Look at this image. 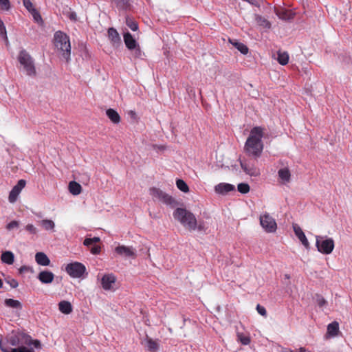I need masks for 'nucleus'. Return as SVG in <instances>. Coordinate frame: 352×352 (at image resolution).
Masks as SVG:
<instances>
[{
  "label": "nucleus",
  "instance_id": "32",
  "mask_svg": "<svg viewBox=\"0 0 352 352\" xmlns=\"http://www.w3.org/2000/svg\"><path fill=\"white\" fill-rule=\"evenodd\" d=\"M146 346L148 349L151 352H155L159 348L157 342L151 338L148 339Z\"/></svg>",
  "mask_w": 352,
  "mask_h": 352
},
{
  "label": "nucleus",
  "instance_id": "1",
  "mask_svg": "<svg viewBox=\"0 0 352 352\" xmlns=\"http://www.w3.org/2000/svg\"><path fill=\"white\" fill-rule=\"evenodd\" d=\"M263 135L264 129L261 126H254L251 129L244 146V150L249 155L254 157L261 155L263 149Z\"/></svg>",
  "mask_w": 352,
  "mask_h": 352
},
{
  "label": "nucleus",
  "instance_id": "22",
  "mask_svg": "<svg viewBox=\"0 0 352 352\" xmlns=\"http://www.w3.org/2000/svg\"><path fill=\"white\" fill-rule=\"evenodd\" d=\"M1 259L3 263L12 265L14 261V256L12 252L6 251L1 254Z\"/></svg>",
  "mask_w": 352,
  "mask_h": 352
},
{
  "label": "nucleus",
  "instance_id": "31",
  "mask_svg": "<svg viewBox=\"0 0 352 352\" xmlns=\"http://www.w3.org/2000/svg\"><path fill=\"white\" fill-rule=\"evenodd\" d=\"M176 185L178 189H179L181 191L184 192H188L189 191V188L186 183L180 179H177L176 181Z\"/></svg>",
  "mask_w": 352,
  "mask_h": 352
},
{
  "label": "nucleus",
  "instance_id": "51",
  "mask_svg": "<svg viewBox=\"0 0 352 352\" xmlns=\"http://www.w3.org/2000/svg\"><path fill=\"white\" fill-rule=\"evenodd\" d=\"M287 352V351H285ZM287 352H311L305 347H300L298 349L289 350Z\"/></svg>",
  "mask_w": 352,
  "mask_h": 352
},
{
  "label": "nucleus",
  "instance_id": "5",
  "mask_svg": "<svg viewBox=\"0 0 352 352\" xmlns=\"http://www.w3.org/2000/svg\"><path fill=\"white\" fill-rule=\"evenodd\" d=\"M316 246L318 252L323 254H330L335 246L334 241L331 238L322 236H316Z\"/></svg>",
  "mask_w": 352,
  "mask_h": 352
},
{
  "label": "nucleus",
  "instance_id": "41",
  "mask_svg": "<svg viewBox=\"0 0 352 352\" xmlns=\"http://www.w3.org/2000/svg\"><path fill=\"white\" fill-rule=\"evenodd\" d=\"M30 13L36 22H43L42 17L36 9H34V10L31 11Z\"/></svg>",
  "mask_w": 352,
  "mask_h": 352
},
{
  "label": "nucleus",
  "instance_id": "29",
  "mask_svg": "<svg viewBox=\"0 0 352 352\" xmlns=\"http://www.w3.org/2000/svg\"><path fill=\"white\" fill-rule=\"evenodd\" d=\"M277 60L279 64L282 65H285L288 63L289 61V54L286 52H278V57Z\"/></svg>",
  "mask_w": 352,
  "mask_h": 352
},
{
  "label": "nucleus",
  "instance_id": "54",
  "mask_svg": "<svg viewBox=\"0 0 352 352\" xmlns=\"http://www.w3.org/2000/svg\"><path fill=\"white\" fill-rule=\"evenodd\" d=\"M27 270H28V267L26 266H22L19 269L20 273H23V272L27 271Z\"/></svg>",
  "mask_w": 352,
  "mask_h": 352
},
{
  "label": "nucleus",
  "instance_id": "50",
  "mask_svg": "<svg viewBox=\"0 0 352 352\" xmlns=\"http://www.w3.org/2000/svg\"><path fill=\"white\" fill-rule=\"evenodd\" d=\"M7 283L10 285V287L12 288H16L19 285L17 280L15 279H11L10 280H7Z\"/></svg>",
  "mask_w": 352,
  "mask_h": 352
},
{
  "label": "nucleus",
  "instance_id": "4",
  "mask_svg": "<svg viewBox=\"0 0 352 352\" xmlns=\"http://www.w3.org/2000/svg\"><path fill=\"white\" fill-rule=\"evenodd\" d=\"M18 60L20 64L23 67L26 74L30 76H34L36 74L34 60L32 56L25 50H22L19 54Z\"/></svg>",
  "mask_w": 352,
  "mask_h": 352
},
{
  "label": "nucleus",
  "instance_id": "47",
  "mask_svg": "<svg viewBox=\"0 0 352 352\" xmlns=\"http://www.w3.org/2000/svg\"><path fill=\"white\" fill-rule=\"evenodd\" d=\"M25 230L32 234H36L37 232L36 228L32 224H28L25 226Z\"/></svg>",
  "mask_w": 352,
  "mask_h": 352
},
{
  "label": "nucleus",
  "instance_id": "48",
  "mask_svg": "<svg viewBox=\"0 0 352 352\" xmlns=\"http://www.w3.org/2000/svg\"><path fill=\"white\" fill-rule=\"evenodd\" d=\"M90 251L93 254H98L100 252V247L99 245H94L91 248Z\"/></svg>",
  "mask_w": 352,
  "mask_h": 352
},
{
  "label": "nucleus",
  "instance_id": "18",
  "mask_svg": "<svg viewBox=\"0 0 352 352\" xmlns=\"http://www.w3.org/2000/svg\"><path fill=\"white\" fill-rule=\"evenodd\" d=\"M278 175L283 184L289 182L291 179V173L288 168L279 169Z\"/></svg>",
  "mask_w": 352,
  "mask_h": 352
},
{
  "label": "nucleus",
  "instance_id": "7",
  "mask_svg": "<svg viewBox=\"0 0 352 352\" xmlns=\"http://www.w3.org/2000/svg\"><path fill=\"white\" fill-rule=\"evenodd\" d=\"M65 271L72 278H80L86 272V267L80 262H73L67 265Z\"/></svg>",
  "mask_w": 352,
  "mask_h": 352
},
{
  "label": "nucleus",
  "instance_id": "35",
  "mask_svg": "<svg viewBox=\"0 0 352 352\" xmlns=\"http://www.w3.org/2000/svg\"><path fill=\"white\" fill-rule=\"evenodd\" d=\"M25 184H26L25 180L20 179L17 182V184L12 188V190H14L17 193L20 194L22 189L25 188Z\"/></svg>",
  "mask_w": 352,
  "mask_h": 352
},
{
  "label": "nucleus",
  "instance_id": "42",
  "mask_svg": "<svg viewBox=\"0 0 352 352\" xmlns=\"http://www.w3.org/2000/svg\"><path fill=\"white\" fill-rule=\"evenodd\" d=\"M19 195V193L12 189L8 197L9 201L10 203H14L16 201Z\"/></svg>",
  "mask_w": 352,
  "mask_h": 352
},
{
  "label": "nucleus",
  "instance_id": "3",
  "mask_svg": "<svg viewBox=\"0 0 352 352\" xmlns=\"http://www.w3.org/2000/svg\"><path fill=\"white\" fill-rule=\"evenodd\" d=\"M54 45L62 52L63 58L68 61L71 54V45L69 36L61 31L54 34Z\"/></svg>",
  "mask_w": 352,
  "mask_h": 352
},
{
  "label": "nucleus",
  "instance_id": "36",
  "mask_svg": "<svg viewBox=\"0 0 352 352\" xmlns=\"http://www.w3.org/2000/svg\"><path fill=\"white\" fill-rule=\"evenodd\" d=\"M23 335H24V334L23 333ZM21 336H22V334H19L18 336L12 337L10 339V344L12 346L23 344L21 342H24V339L22 338Z\"/></svg>",
  "mask_w": 352,
  "mask_h": 352
},
{
  "label": "nucleus",
  "instance_id": "55",
  "mask_svg": "<svg viewBox=\"0 0 352 352\" xmlns=\"http://www.w3.org/2000/svg\"><path fill=\"white\" fill-rule=\"evenodd\" d=\"M3 287V281L1 279H0V289Z\"/></svg>",
  "mask_w": 352,
  "mask_h": 352
},
{
  "label": "nucleus",
  "instance_id": "20",
  "mask_svg": "<svg viewBox=\"0 0 352 352\" xmlns=\"http://www.w3.org/2000/svg\"><path fill=\"white\" fill-rule=\"evenodd\" d=\"M59 311L64 314H69L72 312V304L67 300H62L58 303Z\"/></svg>",
  "mask_w": 352,
  "mask_h": 352
},
{
  "label": "nucleus",
  "instance_id": "34",
  "mask_svg": "<svg viewBox=\"0 0 352 352\" xmlns=\"http://www.w3.org/2000/svg\"><path fill=\"white\" fill-rule=\"evenodd\" d=\"M238 191L242 194H246L250 192V188L247 183H240L237 186Z\"/></svg>",
  "mask_w": 352,
  "mask_h": 352
},
{
  "label": "nucleus",
  "instance_id": "16",
  "mask_svg": "<svg viewBox=\"0 0 352 352\" xmlns=\"http://www.w3.org/2000/svg\"><path fill=\"white\" fill-rule=\"evenodd\" d=\"M124 41L129 50H134L137 47L138 43L129 32L124 34Z\"/></svg>",
  "mask_w": 352,
  "mask_h": 352
},
{
  "label": "nucleus",
  "instance_id": "10",
  "mask_svg": "<svg viewBox=\"0 0 352 352\" xmlns=\"http://www.w3.org/2000/svg\"><path fill=\"white\" fill-rule=\"evenodd\" d=\"M240 165L243 171L250 176H258L260 175L259 169L250 162L241 161Z\"/></svg>",
  "mask_w": 352,
  "mask_h": 352
},
{
  "label": "nucleus",
  "instance_id": "27",
  "mask_svg": "<svg viewBox=\"0 0 352 352\" xmlns=\"http://www.w3.org/2000/svg\"><path fill=\"white\" fill-rule=\"evenodd\" d=\"M22 338L24 339V342H22V344L27 345H34L35 348H41V342L38 340H32L30 336L27 335H22Z\"/></svg>",
  "mask_w": 352,
  "mask_h": 352
},
{
  "label": "nucleus",
  "instance_id": "49",
  "mask_svg": "<svg viewBox=\"0 0 352 352\" xmlns=\"http://www.w3.org/2000/svg\"><path fill=\"white\" fill-rule=\"evenodd\" d=\"M67 16L72 21L76 22L77 21V15H76V12H72V11L69 12Z\"/></svg>",
  "mask_w": 352,
  "mask_h": 352
},
{
  "label": "nucleus",
  "instance_id": "44",
  "mask_svg": "<svg viewBox=\"0 0 352 352\" xmlns=\"http://www.w3.org/2000/svg\"><path fill=\"white\" fill-rule=\"evenodd\" d=\"M10 352H34L32 349H28L25 346H20L16 349H10Z\"/></svg>",
  "mask_w": 352,
  "mask_h": 352
},
{
  "label": "nucleus",
  "instance_id": "9",
  "mask_svg": "<svg viewBox=\"0 0 352 352\" xmlns=\"http://www.w3.org/2000/svg\"><path fill=\"white\" fill-rule=\"evenodd\" d=\"M115 252L121 256L132 258L136 257V250L132 246L118 245Z\"/></svg>",
  "mask_w": 352,
  "mask_h": 352
},
{
  "label": "nucleus",
  "instance_id": "40",
  "mask_svg": "<svg viewBox=\"0 0 352 352\" xmlns=\"http://www.w3.org/2000/svg\"><path fill=\"white\" fill-rule=\"evenodd\" d=\"M316 300L317 305L320 307H322L325 306L327 303V300L320 294L316 295Z\"/></svg>",
  "mask_w": 352,
  "mask_h": 352
},
{
  "label": "nucleus",
  "instance_id": "8",
  "mask_svg": "<svg viewBox=\"0 0 352 352\" xmlns=\"http://www.w3.org/2000/svg\"><path fill=\"white\" fill-rule=\"evenodd\" d=\"M260 224L267 232H274L276 230L277 225L275 219L267 212L260 216Z\"/></svg>",
  "mask_w": 352,
  "mask_h": 352
},
{
  "label": "nucleus",
  "instance_id": "13",
  "mask_svg": "<svg viewBox=\"0 0 352 352\" xmlns=\"http://www.w3.org/2000/svg\"><path fill=\"white\" fill-rule=\"evenodd\" d=\"M37 278L42 283L49 284L53 282L54 274L50 271L43 270L38 274Z\"/></svg>",
  "mask_w": 352,
  "mask_h": 352
},
{
  "label": "nucleus",
  "instance_id": "17",
  "mask_svg": "<svg viewBox=\"0 0 352 352\" xmlns=\"http://www.w3.org/2000/svg\"><path fill=\"white\" fill-rule=\"evenodd\" d=\"M109 39L113 45H118L120 43V37L117 30L113 28H110L108 30Z\"/></svg>",
  "mask_w": 352,
  "mask_h": 352
},
{
  "label": "nucleus",
  "instance_id": "24",
  "mask_svg": "<svg viewBox=\"0 0 352 352\" xmlns=\"http://www.w3.org/2000/svg\"><path fill=\"white\" fill-rule=\"evenodd\" d=\"M69 190L72 195H78L81 192L82 187L76 182L72 181L69 184Z\"/></svg>",
  "mask_w": 352,
  "mask_h": 352
},
{
  "label": "nucleus",
  "instance_id": "19",
  "mask_svg": "<svg viewBox=\"0 0 352 352\" xmlns=\"http://www.w3.org/2000/svg\"><path fill=\"white\" fill-rule=\"evenodd\" d=\"M35 260L38 265L43 266H47L50 263V260L43 252H37L35 255Z\"/></svg>",
  "mask_w": 352,
  "mask_h": 352
},
{
  "label": "nucleus",
  "instance_id": "37",
  "mask_svg": "<svg viewBox=\"0 0 352 352\" xmlns=\"http://www.w3.org/2000/svg\"><path fill=\"white\" fill-rule=\"evenodd\" d=\"M100 241L99 237H94V238H86L84 240L83 244L85 246L91 247L92 245L98 243Z\"/></svg>",
  "mask_w": 352,
  "mask_h": 352
},
{
  "label": "nucleus",
  "instance_id": "21",
  "mask_svg": "<svg viewBox=\"0 0 352 352\" xmlns=\"http://www.w3.org/2000/svg\"><path fill=\"white\" fill-rule=\"evenodd\" d=\"M106 114L109 120L114 124H118L120 122V116L118 113L113 109H109Z\"/></svg>",
  "mask_w": 352,
  "mask_h": 352
},
{
  "label": "nucleus",
  "instance_id": "33",
  "mask_svg": "<svg viewBox=\"0 0 352 352\" xmlns=\"http://www.w3.org/2000/svg\"><path fill=\"white\" fill-rule=\"evenodd\" d=\"M126 24L133 31H136L138 29V25L137 22L131 18H126Z\"/></svg>",
  "mask_w": 352,
  "mask_h": 352
},
{
  "label": "nucleus",
  "instance_id": "30",
  "mask_svg": "<svg viewBox=\"0 0 352 352\" xmlns=\"http://www.w3.org/2000/svg\"><path fill=\"white\" fill-rule=\"evenodd\" d=\"M41 225L46 230H53L55 227V224L52 220L43 219L41 221Z\"/></svg>",
  "mask_w": 352,
  "mask_h": 352
},
{
  "label": "nucleus",
  "instance_id": "25",
  "mask_svg": "<svg viewBox=\"0 0 352 352\" xmlns=\"http://www.w3.org/2000/svg\"><path fill=\"white\" fill-rule=\"evenodd\" d=\"M4 303H5V305L8 307H11V308L16 309H22V305H21V302L17 300H14L12 298H6L4 300Z\"/></svg>",
  "mask_w": 352,
  "mask_h": 352
},
{
  "label": "nucleus",
  "instance_id": "43",
  "mask_svg": "<svg viewBox=\"0 0 352 352\" xmlns=\"http://www.w3.org/2000/svg\"><path fill=\"white\" fill-rule=\"evenodd\" d=\"M23 6L25 7V8L30 12L35 9L33 3H32V1L30 0H23Z\"/></svg>",
  "mask_w": 352,
  "mask_h": 352
},
{
  "label": "nucleus",
  "instance_id": "11",
  "mask_svg": "<svg viewBox=\"0 0 352 352\" xmlns=\"http://www.w3.org/2000/svg\"><path fill=\"white\" fill-rule=\"evenodd\" d=\"M116 281V278L113 274H107L102 277L101 285L104 290H111Z\"/></svg>",
  "mask_w": 352,
  "mask_h": 352
},
{
  "label": "nucleus",
  "instance_id": "2",
  "mask_svg": "<svg viewBox=\"0 0 352 352\" xmlns=\"http://www.w3.org/2000/svg\"><path fill=\"white\" fill-rule=\"evenodd\" d=\"M174 218L190 231L196 230L197 219L195 216L185 208H177L173 212Z\"/></svg>",
  "mask_w": 352,
  "mask_h": 352
},
{
  "label": "nucleus",
  "instance_id": "23",
  "mask_svg": "<svg viewBox=\"0 0 352 352\" xmlns=\"http://www.w3.org/2000/svg\"><path fill=\"white\" fill-rule=\"evenodd\" d=\"M230 43L235 47L241 54H247L248 53V47L243 43L237 41L236 40L229 39Z\"/></svg>",
  "mask_w": 352,
  "mask_h": 352
},
{
  "label": "nucleus",
  "instance_id": "45",
  "mask_svg": "<svg viewBox=\"0 0 352 352\" xmlns=\"http://www.w3.org/2000/svg\"><path fill=\"white\" fill-rule=\"evenodd\" d=\"M19 226V223L17 221H12L11 222H10L9 223L7 224L6 228L8 230H11L14 228H18Z\"/></svg>",
  "mask_w": 352,
  "mask_h": 352
},
{
  "label": "nucleus",
  "instance_id": "6",
  "mask_svg": "<svg viewBox=\"0 0 352 352\" xmlns=\"http://www.w3.org/2000/svg\"><path fill=\"white\" fill-rule=\"evenodd\" d=\"M150 195L153 198L158 199L160 201L167 206L174 207L177 205V201L173 197L162 191L160 188L155 187L150 188Z\"/></svg>",
  "mask_w": 352,
  "mask_h": 352
},
{
  "label": "nucleus",
  "instance_id": "38",
  "mask_svg": "<svg viewBox=\"0 0 352 352\" xmlns=\"http://www.w3.org/2000/svg\"><path fill=\"white\" fill-rule=\"evenodd\" d=\"M238 340L243 345H248L250 343V338L249 336H244L243 333H237Z\"/></svg>",
  "mask_w": 352,
  "mask_h": 352
},
{
  "label": "nucleus",
  "instance_id": "46",
  "mask_svg": "<svg viewBox=\"0 0 352 352\" xmlns=\"http://www.w3.org/2000/svg\"><path fill=\"white\" fill-rule=\"evenodd\" d=\"M256 311L258 313L261 315L262 316L266 317L267 316V311L265 308L260 305H257L256 306Z\"/></svg>",
  "mask_w": 352,
  "mask_h": 352
},
{
  "label": "nucleus",
  "instance_id": "39",
  "mask_svg": "<svg viewBox=\"0 0 352 352\" xmlns=\"http://www.w3.org/2000/svg\"><path fill=\"white\" fill-rule=\"evenodd\" d=\"M11 8L10 0H0V9L3 11H8Z\"/></svg>",
  "mask_w": 352,
  "mask_h": 352
},
{
  "label": "nucleus",
  "instance_id": "52",
  "mask_svg": "<svg viewBox=\"0 0 352 352\" xmlns=\"http://www.w3.org/2000/svg\"><path fill=\"white\" fill-rule=\"evenodd\" d=\"M199 231H205L206 228L203 222H200L198 225L197 224V228Z\"/></svg>",
  "mask_w": 352,
  "mask_h": 352
},
{
  "label": "nucleus",
  "instance_id": "12",
  "mask_svg": "<svg viewBox=\"0 0 352 352\" xmlns=\"http://www.w3.org/2000/svg\"><path fill=\"white\" fill-rule=\"evenodd\" d=\"M294 231L295 232L296 236L300 241L302 244L307 248H309V243L302 230V229L297 224L293 225Z\"/></svg>",
  "mask_w": 352,
  "mask_h": 352
},
{
  "label": "nucleus",
  "instance_id": "15",
  "mask_svg": "<svg viewBox=\"0 0 352 352\" xmlns=\"http://www.w3.org/2000/svg\"><path fill=\"white\" fill-rule=\"evenodd\" d=\"M274 12L276 16L280 19L288 20L293 18L292 12L290 10L283 8H275Z\"/></svg>",
  "mask_w": 352,
  "mask_h": 352
},
{
  "label": "nucleus",
  "instance_id": "28",
  "mask_svg": "<svg viewBox=\"0 0 352 352\" xmlns=\"http://www.w3.org/2000/svg\"><path fill=\"white\" fill-rule=\"evenodd\" d=\"M112 3L119 10H126L130 6L129 0H112Z\"/></svg>",
  "mask_w": 352,
  "mask_h": 352
},
{
  "label": "nucleus",
  "instance_id": "26",
  "mask_svg": "<svg viewBox=\"0 0 352 352\" xmlns=\"http://www.w3.org/2000/svg\"><path fill=\"white\" fill-rule=\"evenodd\" d=\"M339 332V324L334 321L327 326V333L331 336H336Z\"/></svg>",
  "mask_w": 352,
  "mask_h": 352
},
{
  "label": "nucleus",
  "instance_id": "53",
  "mask_svg": "<svg viewBox=\"0 0 352 352\" xmlns=\"http://www.w3.org/2000/svg\"><path fill=\"white\" fill-rule=\"evenodd\" d=\"M0 347L3 352H10L11 348L8 347V346H3L1 343H0Z\"/></svg>",
  "mask_w": 352,
  "mask_h": 352
},
{
  "label": "nucleus",
  "instance_id": "14",
  "mask_svg": "<svg viewBox=\"0 0 352 352\" xmlns=\"http://www.w3.org/2000/svg\"><path fill=\"white\" fill-rule=\"evenodd\" d=\"M234 189L235 187L234 185L228 183H220L214 187L215 192L222 195L234 190Z\"/></svg>",
  "mask_w": 352,
  "mask_h": 352
}]
</instances>
